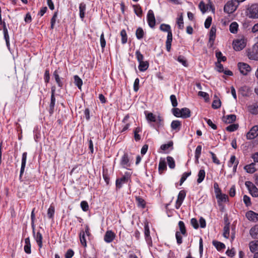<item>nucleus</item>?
<instances>
[{
  "label": "nucleus",
  "instance_id": "1",
  "mask_svg": "<svg viewBox=\"0 0 258 258\" xmlns=\"http://www.w3.org/2000/svg\"><path fill=\"white\" fill-rule=\"evenodd\" d=\"M160 29L163 32H167V39L165 42L166 50L170 52L171 48V43L172 41V33L171 27L168 24H162L160 26Z\"/></svg>",
  "mask_w": 258,
  "mask_h": 258
},
{
  "label": "nucleus",
  "instance_id": "2",
  "mask_svg": "<svg viewBox=\"0 0 258 258\" xmlns=\"http://www.w3.org/2000/svg\"><path fill=\"white\" fill-rule=\"evenodd\" d=\"M131 175L132 173L130 172H125L122 177L117 178L115 181L116 189H120L122 187L123 184L127 183L128 182H131Z\"/></svg>",
  "mask_w": 258,
  "mask_h": 258
},
{
  "label": "nucleus",
  "instance_id": "3",
  "mask_svg": "<svg viewBox=\"0 0 258 258\" xmlns=\"http://www.w3.org/2000/svg\"><path fill=\"white\" fill-rule=\"evenodd\" d=\"M233 48L236 51H240L243 49L246 46V40L243 36L237 38L233 41Z\"/></svg>",
  "mask_w": 258,
  "mask_h": 258
},
{
  "label": "nucleus",
  "instance_id": "4",
  "mask_svg": "<svg viewBox=\"0 0 258 258\" xmlns=\"http://www.w3.org/2000/svg\"><path fill=\"white\" fill-rule=\"evenodd\" d=\"M132 161L130 160L127 153H124L120 160V165L125 169H129L132 165Z\"/></svg>",
  "mask_w": 258,
  "mask_h": 258
},
{
  "label": "nucleus",
  "instance_id": "5",
  "mask_svg": "<svg viewBox=\"0 0 258 258\" xmlns=\"http://www.w3.org/2000/svg\"><path fill=\"white\" fill-rule=\"evenodd\" d=\"M247 55L250 59L258 60V46L253 45L252 47L247 51Z\"/></svg>",
  "mask_w": 258,
  "mask_h": 258
},
{
  "label": "nucleus",
  "instance_id": "6",
  "mask_svg": "<svg viewBox=\"0 0 258 258\" xmlns=\"http://www.w3.org/2000/svg\"><path fill=\"white\" fill-rule=\"evenodd\" d=\"M236 1H228L224 6V11L227 14H232L237 9L236 5Z\"/></svg>",
  "mask_w": 258,
  "mask_h": 258
},
{
  "label": "nucleus",
  "instance_id": "7",
  "mask_svg": "<svg viewBox=\"0 0 258 258\" xmlns=\"http://www.w3.org/2000/svg\"><path fill=\"white\" fill-rule=\"evenodd\" d=\"M245 185L249 190V193L252 197H258V188L252 182L247 181L245 182Z\"/></svg>",
  "mask_w": 258,
  "mask_h": 258
},
{
  "label": "nucleus",
  "instance_id": "8",
  "mask_svg": "<svg viewBox=\"0 0 258 258\" xmlns=\"http://www.w3.org/2000/svg\"><path fill=\"white\" fill-rule=\"evenodd\" d=\"M144 236L145 239L149 245H152V240L150 236V231L148 222L146 221L144 224Z\"/></svg>",
  "mask_w": 258,
  "mask_h": 258
},
{
  "label": "nucleus",
  "instance_id": "9",
  "mask_svg": "<svg viewBox=\"0 0 258 258\" xmlns=\"http://www.w3.org/2000/svg\"><path fill=\"white\" fill-rule=\"evenodd\" d=\"M147 20L149 26L151 28H154L156 24V20L153 10H149L147 13Z\"/></svg>",
  "mask_w": 258,
  "mask_h": 258
},
{
  "label": "nucleus",
  "instance_id": "10",
  "mask_svg": "<svg viewBox=\"0 0 258 258\" xmlns=\"http://www.w3.org/2000/svg\"><path fill=\"white\" fill-rule=\"evenodd\" d=\"M238 67L240 72L243 75H247L251 70L250 66L244 62H239Z\"/></svg>",
  "mask_w": 258,
  "mask_h": 258
},
{
  "label": "nucleus",
  "instance_id": "11",
  "mask_svg": "<svg viewBox=\"0 0 258 258\" xmlns=\"http://www.w3.org/2000/svg\"><path fill=\"white\" fill-rule=\"evenodd\" d=\"M249 17L258 19V4H253L248 9Z\"/></svg>",
  "mask_w": 258,
  "mask_h": 258
},
{
  "label": "nucleus",
  "instance_id": "12",
  "mask_svg": "<svg viewBox=\"0 0 258 258\" xmlns=\"http://www.w3.org/2000/svg\"><path fill=\"white\" fill-rule=\"evenodd\" d=\"M186 196V192L184 190H181L178 193L176 201L175 208L178 209L182 205Z\"/></svg>",
  "mask_w": 258,
  "mask_h": 258
},
{
  "label": "nucleus",
  "instance_id": "13",
  "mask_svg": "<svg viewBox=\"0 0 258 258\" xmlns=\"http://www.w3.org/2000/svg\"><path fill=\"white\" fill-rule=\"evenodd\" d=\"M130 118L129 114H126L122 120L123 124L121 125L120 133H123L126 131L131 126V122L128 120Z\"/></svg>",
  "mask_w": 258,
  "mask_h": 258
},
{
  "label": "nucleus",
  "instance_id": "14",
  "mask_svg": "<svg viewBox=\"0 0 258 258\" xmlns=\"http://www.w3.org/2000/svg\"><path fill=\"white\" fill-rule=\"evenodd\" d=\"M258 136V125H254L246 134V138L248 140L254 139Z\"/></svg>",
  "mask_w": 258,
  "mask_h": 258
},
{
  "label": "nucleus",
  "instance_id": "15",
  "mask_svg": "<svg viewBox=\"0 0 258 258\" xmlns=\"http://www.w3.org/2000/svg\"><path fill=\"white\" fill-rule=\"evenodd\" d=\"M33 236L38 246L39 250H40L42 247L43 246V236L42 234L40 232V231H38L36 233L35 232H34V233L33 234Z\"/></svg>",
  "mask_w": 258,
  "mask_h": 258
},
{
  "label": "nucleus",
  "instance_id": "16",
  "mask_svg": "<svg viewBox=\"0 0 258 258\" xmlns=\"http://www.w3.org/2000/svg\"><path fill=\"white\" fill-rule=\"evenodd\" d=\"M115 238V234L112 230H107L104 236V240L106 243L112 242Z\"/></svg>",
  "mask_w": 258,
  "mask_h": 258
},
{
  "label": "nucleus",
  "instance_id": "17",
  "mask_svg": "<svg viewBox=\"0 0 258 258\" xmlns=\"http://www.w3.org/2000/svg\"><path fill=\"white\" fill-rule=\"evenodd\" d=\"M216 28L215 26H212L209 32V43L210 47H212L214 43L216 38Z\"/></svg>",
  "mask_w": 258,
  "mask_h": 258
},
{
  "label": "nucleus",
  "instance_id": "18",
  "mask_svg": "<svg viewBox=\"0 0 258 258\" xmlns=\"http://www.w3.org/2000/svg\"><path fill=\"white\" fill-rule=\"evenodd\" d=\"M246 218L252 222L258 221V214L252 211H248L245 214Z\"/></svg>",
  "mask_w": 258,
  "mask_h": 258
},
{
  "label": "nucleus",
  "instance_id": "19",
  "mask_svg": "<svg viewBox=\"0 0 258 258\" xmlns=\"http://www.w3.org/2000/svg\"><path fill=\"white\" fill-rule=\"evenodd\" d=\"M27 152H24L22 154L21 167L20 172L19 178L21 179L22 176L24 173L25 168L26 166V161H27Z\"/></svg>",
  "mask_w": 258,
  "mask_h": 258
},
{
  "label": "nucleus",
  "instance_id": "20",
  "mask_svg": "<svg viewBox=\"0 0 258 258\" xmlns=\"http://www.w3.org/2000/svg\"><path fill=\"white\" fill-rule=\"evenodd\" d=\"M53 77H54L55 81L57 84L58 86L60 88H62L63 86V78L59 77L58 72L57 70L54 71L53 73Z\"/></svg>",
  "mask_w": 258,
  "mask_h": 258
},
{
  "label": "nucleus",
  "instance_id": "21",
  "mask_svg": "<svg viewBox=\"0 0 258 258\" xmlns=\"http://www.w3.org/2000/svg\"><path fill=\"white\" fill-rule=\"evenodd\" d=\"M167 170L166 163L164 159L161 158L158 165V171L160 174H162Z\"/></svg>",
  "mask_w": 258,
  "mask_h": 258
},
{
  "label": "nucleus",
  "instance_id": "22",
  "mask_svg": "<svg viewBox=\"0 0 258 258\" xmlns=\"http://www.w3.org/2000/svg\"><path fill=\"white\" fill-rule=\"evenodd\" d=\"M181 127V122L178 120H174L171 122V128L172 130L178 132Z\"/></svg>",
  "mask_w": 258,
  "mask_h": 258
},
{
  "label": "nucleus",
  "instance_id": "23",
  "mask_svg": "<svg viewBox=\"0 0 258 258\" xmlns=\"http://www.w3.org/2000/svg\"><path fill=\"white\" fill-rule=\"evenodd\" d=\"M156 124H153L152 126L157 131L160 127H162L164 126V120L163 118L160 115H158L157 117H156Z\"/></svg>",
  "mask_w": 258,
  "mask_h": 258
},
{
  "label": "nucleus",
  "instance_id": "24",
  "mask_svg": "<svg viewBox=\"0 0 258 258\" xmlns=\"http://www.w3.org/2000/svg\"><path fill=\"white\" fill-rule=\"evenodd\" d=\"M86 10V4L84 3H81L79 5V16L82 21H83L84 19Z\"/></svg>",
  "mask_w": 258,
  "mask_h": 258
},
{
  "label": "nucleus",
  "instance_id": "25",
  "mask_svg": "<svg viewBox=\"0 0 258 258\" xmlns=\"http://www.w3.org/2000/svg\"><path fill=\"white\" fill-rule=\"evenodd\" d=\"M55 96V95H53V96L51 95L50 102L49 104V110H48V112H49V113L50 114V115H52L54 112V107H55V101H56Z\"/></svg>",
  "mask_w": 258,
  "mask_h": 258
},
{
  "label": "nucleus",
  "instance_id": "26",
  "mask_svg": "<svg viewBox=\"0 0 258 258\" xmlns=\"http://www.w3.org/2000/svg\"><path fill=\"white\" fill-rule=\"evenodd\" d=\"M249 234L252 238L258 239V224L250 228Z\"/></svg>",
  "mask_w": 258,
  "mask_h": 258
},
{
  "label": "nucleus",
  "instance_id": "27",
  "mask_svg": "<svg viewBox=\"0 0 258 258\" xmlns=\"http://www.w3.org/2000/svg\"><path fill=\"white\" fill-rule=\"evenodd\" d=\"M144 113L148 122H155L156 121V116L153 113L145 111Z\"/></svg>",
  "mask_w": 258,
  "mask_h": 258
},
{
  "label": "nucleus",
  "instance_id": "28",
  "mask_svg": "<svg viewBox=\"0 0 258 258\" xmlns=\"http://www.w3.org/2000/svg\"><path fill=\"white\" fill-rule=\"evenodd\" d=\"M24 250V251L27 254H30L31 253V242L30 238L29 237L25 239Z\"/></svg>",
  "mask_w": 258,
  "mask_h": 258
},
{
  "label": "nucleus",
  "instance_id": "29",
  "mask_svg": "<svg viewBox=\"0 0 258 258\" xmlns=\"http://www.w3.org/2000/svg\"><path fill=\"white\" fill-rule=\"evenodd\" d=\"M236 119V116L235 114H229L224 116L223 117V121L226 123H231Z\"/></svg>",
  "mask_w": 258,
  "mask_h": 258
},
{
  "label": "nucleus",
  "instance_id": "30",
  "mask_svg": "<svg viewBox=\"0 0 258 258\" xmlns=\"http://www.w3.org/2000/svg\"><path fill=\"white\" fill-rule=\"evenodd\" d=\"M180 117L187 118L191 116V111L188 108L184 107L181 109Z\"/></svg>",
  "mask_w": 258,
  "mask_h": 258
},
{
  "label": "nucleus",
  "instance_id": "31",
  "mask_svg": "<svg viewBox=\"0 0 258 258\" xmlns=\"http://www.w3.org/2000/svg\"><path fill=\"white\" fill-rule=\"evenodd\" d=\"M255 166V164L254 163H251L248 165H245L244 169L247 173H253L256 171Z\"/></svg>",
  "mask_w": 258,
  "mask_h": 258
},
{
  "label": "nucleus",
  "instance_id": "32",
  "mask_svg": "<svg viewBox=\"0 0 258 258\" xmlns=\"http://www.w3.org/2000/svg\"><path fill=\"white\" fill-rule=\"evenodd\" d=\"M139 63L138 68L141 72H145L148 69L149 63L147 61H143Z\"/></svg>",
  "mask_w": 258,
  "mask_h": 258
},
{
  "label": "nucleus",
  "instance_id": "33",
  "mask_svg": "<svg viewBox=\"0 0 258 258\" xmlns=\"http://www.w3.org/2000/svg\"><path fill=\"white\" fill-rule=\"evenodd\" d=\"M212 244L218 251L222 250L225 248V244L220 241L214 240L212 241Z\"/></svg>",
  "mask_w": 258,
  "mask_h": 258
},
{
  "label": "nucleus",
  "instance_id": "34",
  "mask_svg": "<svg viewBox=\"0 0 258 258\" xmlns=\"http://www.w3.org/2000/svg\"><path fill=\"white\" fill-rule=\"evenodd\" d=\"M136 201L137 203V205L139 207H141L143 209L146 207L145 201L140 196L136 197Z\"/></svg>",
  "mask_w": 258,
  "mask_h": 258
},
{
  "label": "nucleus",
  "instance_id": "35",
  "mask_svg": "<svg viewBox=\"0 0 258 258\" xmlns=\"http://www.w3.org/2000/svg\"><path fill=\"white\" fill-rule=\"evenodd\" d=\"M250 251L253 253L258 250V240L251 241L249 244Z\"/></svg>",
  "mask_w": 258,
  "mask_h": 258
},
{
  "label": "nucleus",
  "instance_id": "36",
  "mask_svg": "<svg viewBox=\"0 0 258 258\" xmlns=\"http://www.w3.org/2000/svg\"><path fill=\"white\" fill-rule=\"evenodd\" d=\"M216 198L217 199V202L219 206L221 205V203H226L228 201V197L226 194H221L218 197H216Z\"/></svg>",
  "mask_w": 258,
  "mask_h": 258
},
{
  "label": "nucleus",
  "instance_id": "37",
  "mask_svg": "<svg viewBox=\"0 0 258 258\" xmlns=\"http://www.w3.org/2000/svg\"><path fill=\"white\" fill-rule=\"evenodd\" d=\"M249 112L253 114H256L258 113V105L256 103H253L248 106Z\"/></svg>",
  "mask_w": 258,
  "mask_h": 258
},
{
  "label": "nucleus",
  "instance_id": "38",
  "mask_svg": "<svg viewBox=\"0 0 258 258\" xmlns=\"http://www.w3.org/2000/svg\"><path fill=\"white\" fill-rule=\"evenodd\" d=\"M145 34V33L142 28L139 27L137 29L136 31V36L138 40L142 39L144 37Z\"/></svg>",
  "mask_w": 258,
  "mask_h": 258
},
{
  "label": "nucleus",
  "instance_id": "39",
  "mask_svg": "<svg viewBox=\"0 0 258 258\" xmlns=\"http://www.w3.org/2000/svg\"><path fill=\"white\" fill-rule=\"evenodd\" d=\"M80 242L84 247L87 246V241L85 237V232L84 230H81L79 234Z\"/></svg>",
  "mask_w": 258,
  "mask_h": 258
},
{
  "label": "nucleus",
  "instance_id": "40",
  "mask_svg": "<svg viewBox=\"0 0 258 258\" xmlns=\"http://www.w3.org/2000/svg\"><path fill=\"white\" fill-rule=\"evenodd\" d=\"M3 33L4 39H5L6 45L8 48H10V37L8 33V30L7 28H4L3 29Z\"/></svg>",
  "mask_w": 258,
  "mask_h": 258
},
{
  "label": "nucleus",
  "instance_id": "41",
  "mask_svg": "<svg viewBox=\"0 0 258 258\" xmlns=\"http://www.w3.org/2000/svg\"><path fill=\"white\" fill-rule=\"evenodd\" d=\"M3 33L4 39H5L6 45L8 48H10V37L8 33V30L7 28H4L3 29Z\"/></svg>",
  "mask_w": 258,
  "mask_h": 258
},
{
  "label": "nucleus",
  "instance_id": "42",
  "mask_svg": "<svg viewBox=\"0 0 258 258\" xmlns=\"http://www.w3.org/2000/svg\"><path fill=\"white\" fill-rule=\"evenodd\" d=\"M205 171L204 169H201L199 171L198 174V179H197V182L198 183H200L204 180L205 177Z\"/></svg>",
  "mask_w": 258,
  "mask_h": 258
},
{
  "label": "nucleus",
  "instance_id": "43",
  "mask_svg": "<svg viewBox=\"0 0 258 258\" xmlns=\"http://www.w3.org/2000/svg\"><path fill=\"white\" fill-rule=\"evenodd\" d=\"M178 226L180 230V231L179 232H180V233L182 234L183 235L186 236L187 232L184 222L182 221H179Z\"/></svg>",
  "mask_w": 258,
  "mask_h": 258
},
{
  "label": "nucleus",
  "instance_id": "44",
  "mask_svg": "<svg viewBox=\"0 0 258 258\" xmlns=\"http://www.w3.org/2000/svg\"><path fill=\"white\" fill-rule=\"evenodd\" d=\"M74 83L80 90H81L83 81L78 75L74 76Z\"/></svg>",
  "mask_w": 258,
  "mask_h": 258
},
{
  "label": "nucleus",
  "instance_id": "45",
  "mask_svg": "<svg viewBox=\"0 0 258 258\" xmlns=\"http://www.w3.org/2000/svg\"><path fill=\"white\" fill-rule=\"evenodd\" d=\"M216 57L217 58V62L225 61H226V57L223 55L222 52L220 51H216L215 53Z\"/></svg>",
  "mask_w": 258,
  "mask_h": 258
},
{
  "label": "nucleus",
  "instance_id": "46",
  "mask_svg": "<svg viewBox=\"0 0 258 258\" xmlns=\"http://www.w3.org/2000/svg\"><path fill=\"white\" fill-rule=\"evenodd\" d=\"M202 149V147L201 145H198L196 149L195 157L196 163H199V159L200 157L201 154Z\"/></svg>",
  "mask_w": 258,
  "mask_h": 258
},
{
  "label": "nucleus",
  "instance_id": "47",
  "mask_svg": "<svg viewBox=\"0 0 258 258\" xmlns=\"http://www.w3.org/2000/svg\"><path fill=\"white\" fill-rule=\"evenodd\" d=\"M55 212V208L53 206L51 205L47 210V215L49 219H53L54 218V215Z\"/></svg>",
  "mask_w": 258,
  "mask_h": 258
},
{
  "label": "nucleus",
  "instance_id": "48",
  "mask_svg": "<svg viewBox=\"0 0 258 258\" xmlns=\"http://www.w3.org/2000/svg\"><path fill=\"white\" fill-rule=\"evenodd\" d=\"M175 59L179 62L181 63L184 67H188V63L185 57L183 55H179L177 58Z\"/></svg>",
  "mask_w": 258,
  "mask_h": 258
},
{
  "label": "nucleus",
  "instance_id": "49",
  "mask_svg": "<svg viewBox=\"0 0 258 258\" xmlns=\"http://www.w3.org/2000/svg\"><path fill=\"white\" fill-rule=\"evenodd\" d=\"M103 178L105 181L106 184L108 185L110 182V177L107 169H103Z\"/></svg>",
  "mask_w": 258,
  "mask_h": 258
},
{
  "label": "nucleus",
  "instance_id": "50",
  "mask_svg": "<svg viewBox=\"0 0 258 258\" xmlns=\"http://www.w3.org/2000/svg\"><path fill=\"white\" fill-rule=\"evenodd\" d=\"M223 236L226 238H228L230 234V223H226L223 229Z\"/></svg>",
  "mask_w": 258,
  "mask_h": 258
},
{
  "label": "nucleus",
  "instance_id": "51",
  "mask_svg": "<svg viewBox=\"0 0 258 258\" xmlns=\"http://www.w3.org/2000/svg\"><path fill=\"white\" fill-rule=\"evenodd\" d=\"M120 34L121 37V43L125 44L127 41V36L125 30H121Z\"/></svg>",
  "mask_w": 258,
  "mask_h": 258
},
{
  "label": "nucleus",
  "instance_id": "52",
  "mask_svg": "<svg viewBox=\"0 0 258 258\" xmlns=\"http://www.w3.org/2000/svg\"><path fill=\"white\" fill-rule=\"evenodd\" d=\"M167 162L169 167L170 169H174L175 167V163L174 159L171 156H168L167 157Z\"/></svg>",
  "mask_w": 258,
  "mask_h": 258
},
{
  "label": "nucleus",
  "instance_id": "53",
  "mask_svg": "<svg viewBox=\"0 0 258 258\" xmlns=\"http://www.w3.org/2000/svg\"><path fill=\"white\" fill-rule=\"evenodd\" d=\"M238 25L236 22H232L229 27V30L231 33H236L238 30Z\"/></svg>",
  "mask_w": 258,
  "mask_h": 258
},
{
  "label": "nucleus",
  "instance_id": "54",
  "mask_svg": "<svg viewBox=\"0 0 258 258\" xmlns=\"http://www.w3.org/2000/svg\"><path fill=\"white\" fill-rule=\"evenodd\" d=\"M58 12H55L50 20V29H53L57 17Z\"/></svg>",
  "mask_w": 258,
  "mask_h": 258
},
{
  "label": "nucleus",
  "instance_id": "55",
  "mask_svg": "<svg viewBox=\"0 0 258 258\" xmlns=\"http://www.w3.org/2000/svg\"><path fill=\"white\" fill-rule=\"evenodd\" d=\"M133 7L135 14L138 17H141L143 14L141 7L139 5H134Z\"/></svg>",
  "mask_w": 258,
  "mask_h": 258
},
{
  "label": "nucleus",
  "instance_id": "56",
  "mask_svg": "<svg viewBox=\"0 0 258 258\" xmlns=\"http://www.w3.org/2000/svg\"><path fill=\"white\" fill-rule=\"evenodd\" d=\"M239 127V125L238 124H231L228 126L226 127V130L228 132H232L236 131Z\"/></svg>",
  "mask_w": 258,
  "mask_h": 258
},
{
  "label": "nucleus",
  "instance_id": "57",
  "mask_svg": "<svg viewBox=\"0 0 258 258\" xmlns=\"http://www.w3.org/2000/svg\"><path fill=\"white\" fill-rule=\"evenodd\" d=\"M178 27L180 29H182L184 27L183 19L182 15H180L177 19L176 21Z\"/></svg>",
  "mask_w": 258,
  "mask_h": 258
},
{
  "label": "nucleus",
  "instance_id": "58",
  "mask_svg": "<svg viewBox=\"0 0 258 258\" xmlns=\"http://www.w3.org/2000/svg\"><path fill=\"white\" fill-rule=\"evenodd\" d=\"M173 142L170 141L167 144H163L161 146L160 149L163 151H166L168 150L170 148H172L173 147Z\"/></svg>",
  "mask_w": 258,
  "mask_h": 258
},
{
  "label": "nucleus",
  "instance_id": "59",
  "mask_svg": "<svg viewBox=\"0 0 258 258\" xmlns=\"http://www.w3.org/2000/svg\"><path fill=\"white\" fill-rule=\"evenodd\" d=\"M191 175V172H184L182 175V176L179 181V184L181 185L182 183L184 182V181L186 179V178Z\"/></svg>",
  "mask_w": 258,
  "mask_h": 258
},
{
  "label": "nucleus",
  "instance_id": "60",
  "mask_svg": "<svg viewBox=\"0 0 258 258\" xmlns=\"http://www.w3.org/2000/svg\"><path fill=\"white\" fill-rule=\"evenodd\" d=\"M214 191L216 194V197H218L220 194H222L221 190L219 187L218 183L215 182L214 183Z\"/></svg>",
  "mask_w": 258,
  "mask_h": 258
},
{
  "label": "nucleus",
  "instance_id": "61",
  "mask_svg": "<svg viewBox=\"0 0 258 258\" xmlns=\"http://www.w3.org/2000/svg\"><path fill=\"white\" fill-rule=\"evenodd\" d=\"M180 232L176 231L175 233V237L176 239L177 243L178 245H180L182 243V237Z\"/></svg>",
  "mask_w": 258,
  "mask_h": 258
},
{
  "label": "nucleus",
  "instance_id": "62",
  "mask_svg": "<svg viewBox=\"0 0 258 258\" xmlns=\"http://www.w3.org/2000/svg\"><path fill=\"white\" fill-rule=\"evenodd\" d=\"M221 102L220 99L214 100L213 101L212 106L214 109H218L221 107Z\"/></svg>",
  "mask_w": 258,
  "mask_h": 258
},
{
  "label": "nucleus",
  "instance_id": "63",
  "mask_svg": "<svg viewBox=\"0 0 258 258\" xmlns=\"http://www.w3.org/2000/svg\"><path fill=\"white\" fill-rule=\"evenodd\" d=\"M80 206L83 211L87 212L89 210V205L87 202L85 201H82L81 202Z\"/></svg>",
  "mask_w": 258,
  "mask_h": 258
},
{
  "label": "nucleus",
  "instance_id": "64",
  "mask_svg": "<svg viewBox=\"0 0 258 258\" xmlns=\"http://www.w3.org/2000/svg\"><path fill=\"white\" fill-rule=\"evenodd\" d=\"M172 114L176 117H180L181 109L178 108L174 107L171 110Z\"/></svg>",
  "mask_w": 258,
  "mask_h": 258
}]
</instances>
